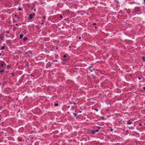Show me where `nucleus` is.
Masks as SVG:
<instances>
[{"instance_id": "a878e982", "label": "nucleus", "mask_w": 145, "mask_h": 145, "mask_svg": "<svg viewBox=\"0 0 145 145\" xmlns=\"http://www.w3.org/2000/svg\"><path fill=\"white\" fill-rule=\"evenodd\" d=\"M93 24H95V23H93Z\"/></svg>"}, {"instance_id": "4be33fe9", "label": "nucleus", "mask_w": 145, "mask_h": 145, "mask_svg": "<svg viewBox=\"0 0 145 145\" xmlns=\"http://www.w3.org/2000/svg\"><path fill=\"white\" fill-rule=\"evenodd\" d=\"M19 10H21L20 8H19Z\"/></svg>"}, {"instance_id": "7ed1b4c3", "label": "nucleus", "mask_w": 145, "mask_h": 145, "mask_svg": "<svg viewBox=\"0 0 145 145\" xmlns=\"http://www.w3.org/2000/svg\"><path fill=\"white\" fill-rule=\"evenodd\" d=\"M4 69H2L0 70V73L4 71Z\"/></svg>"}, {"instance_id": "4468645a", "label": "nucleus", "mask_w": 145, "mask_h": 145, "mask_svg": "<svg viewBox=\"0 0 145 145\" xmlns=\"http://www.w3.org/2000/svg\"><path fill=\"white\" fill-rule=\"evenodd\" d=\"M2 64H3V65H4L5 64V63L4 61H3V62H2Z\"/></svg>"}, {"instance_id": "dca6fc26", "label": "nucleus", "mask_w": 145, "mask_h": 145, "mask_svg": "<svg viewBox=\"0 0 145 145\" xmlns=\"http://www.w3.org/2000/svg\"><path fill=\"white\" fill-rule=\"evenodd\" d=\"M66 57V55H64L63 56V57Z\"/></svg>"}, {"instance_id": "ddd939ff", "label": "nucleus", "mask_w": 145, "mask_h": 145, "mask_svg": "<svg viewBox=\"0 0 145 145\" xmlns=\"http://www.w3.org/2000/svg\"><path fill=\"white\" fill-rule=\"evenodd\" d=\"M143 60L144 61H145V59L144 57H143Z\"/></svg>"}, {"instance_id": "39448f33", "label": "nucleus", "mask_w": 145, "mask_h": 145, "mask_svg": "<svg viewBox=\"0 0 145 145\" xmlns=\"http://www.w3.org/2000/svg\"><path fill=\"white\" fill-rule=\"evenodd\" d=\"M5 47L4 46H2L1 48V50H3L4 49H5Z\"/></svg>"}, {"instance_id": "2eb2a0df", "label": "nucleus", "mask_w": 145, "mask_h": 145, "mask_svg": "<svg viewBox=\"0 0 145 145\" xmlns=\"http://www.w3.org/2000/svg\"><path fill=\"white\" fill-rule=\"evenodd\" d=\"M94 110L97 111H98V110L97 109H95Z\"/></svg>"}, {"instance_id": "f257e3e1", "label": "nucleus", "mask_w": 145, "mask_h": 145, "mask_svg": "<svg viewBox=\"0 0 145 145\" xmlns=\"http://www.w3.org/2000/svg\"><path fill=\"white\" fill-rule=\"evenodd\" d=\"M33 17V16L32 14H30L29 16V18L30 19H31Z\"/></svg>"}, {"instance_id": "9b49d317", "label": "nucleus", "mask_w": 145, "mask_h": 145, "mask_svg": "<svg viewBox=\"0 0 145 145\" xmlns=\"http://www.w3.org/2000/svg\"><path fill=\"white\" fill-rule=\"evenodd\" d=\"M0 65H0L1 67H2L4 65L3 64H0Z\"/></svg>"}, {"instance_id": "aec40b11", "label": "nucleus", "mask_w": 145, "mask_h": 145, "mask_svg": "<svg viewBox=\"0 0 145 145\" xmlns=\"http://www.w3.org/2000/svg\"><path fill=\"white\" fill-rule=\"evenodd\" d=\"M43 18L44 19H45V17L44 16L43 17Z\"/></svg>"}, {"instance_id": "1a4fd4ad", "label": "nucleus", "mask_w": 145, "mask_h": 145, "mask_svg": "<svg viewBox=\"0 0 145 145\" xmlns=\"http://www.w3.org/2000/svg\"><path fill=\"white\" fill-rule=\"evenodd\" d=\"M99 130V129H97V130H95V133L96 132H97Z\"/></svg>"}, {"instance_id": "412c9836", "label": "nucleus", "mask_w": 145, "mask_h": 145, "mask_svg": "<svg viewBox=\"0 0 145 145\" xmlns=\"http://www.w3.org/2000/svg\"><path fill=\"white\" fill-rule=\"evenodd\" d=\"M111 131H113V129H111Z\"/></svg>"}, {"instance_id": "423d86ee", "label": "nucleus", "mask_w": 145, "mask_h": 145, "mask_svg": "<svg viewBox=\"0 0 145 145\" xmlns=\"http://www.w3.org/2000/svg\"><path fill=\"white\" fill-rule=\"evenodd\" d=\"M23 39L24 40H25L27 39V37H24Z\"/></svg>"}, {"instance_id": "f8f14e48", "label": "nucleus", "mask_w": 145, "mask_h": 145, "mask_svg": "<svg viewBox=\"0 0 145 145\" xmlns=\"http://www.w3.org/2000/svg\"><path fill=\"white\" fill-rule=\"evenodd\" d=\"M55 105L56 106H57L58 105V104L57 103H56L55 104Z\"/></svg>"}, {"instance_id": "f03ea898", "label": "nucleus", "mask_w": 145, "mask_h": 145, "mask_svg": "<svg viewBox=\"0 0 145 145\" xmlns=\"http://www.w3.org/2000/svg\"><path fill=\"white\" fill-rule=\"evenodd\" d=\"M23 36L24 35L23 34H20V38H22L23 37Z\"/></svg>"}, {"instance_id": "20e7f679", "label": "nucleus", "mask_w": 145, "mask_h": 145, "mask_svg": "<svg viewBox=\"0 0 145 145\" xmlns=\"http://www.w3.org/2000/svg\"><path fill=\"white\" fill-rule=\"evenodd\" d=\"M95 130H91V132H92V134H94V133H95Z\"/></svg>"}, {"instance_id": "f3484780", "label": "nucleus", "mask_w": 145, "mask_h": 145, "mask_svg": "<svg viewBox=\"0 0 145 145\" xmlns=\"http://www.w3.org/2000/svg\"><path fill=\"white\" fill-rule=\"evenodd\" d=\"M54 61L55 62H57V60H55Z\"/></svg>"}, {"instance_id": "a211bd4d", "label": "nucleus", "mask_w": 145, "mask_h": 145, "mask_svg": "<svg viewBox=\"0 0 145 145\" xmlns=\"http://www.w3.org/2000/svg\"><path fill=\"white\" fill-rule=\"evenodd\" d=\"M60 17L61 18H62V16L61 15L60 16Z\"/></svg>"}, {"instance_id": "9d476101", "label": "nucleus", "mask_w": 145, "mask_h": 145, "mask_svg": "<svg viewBox=\"0 0 145 145\" xmlns=\"http://www.w3.org/2000/svg\"><path fill=\"white\" fill-rule=\"evenodd\" d=\"M69 10H66L65 11L66 13H68L69 12Z\"/></svg>"}, {"instance_id": "0eeeda50", "label": "nucleus", "mask_w": 145, "mask_h": 145, "mask_svg": "<svg viewBox=\"0 0 145 145\" xmlns=\"http://www.w3.org/2000/svg\"><path fill=\"white\" fill-rule=\"evenodd\" d=\"M127 123L128 124H129V125L131 124V123L129 121H128Z\"/></svg>"}, {"instance_id": "5701e85b", "label": "nucleus", "mask_w": 145, "mask_h": 145, "mask_svg": "<svg viewBox=\"0 0 145 145\" xmlns=\"http://www.w3.org/2000/svg\"><path fill=\"white\" fill-rule=\"evenodd\" d=\"M79 39H80V38H81V37H79Z\"/></svg>"}, {"instance_id": "6e6552de", "label": "nucleus", "mask_w": 145, "mask_h": 145, "mask_svg": "<svg viewBox=\"0 0 145 145\" xmlns=\"http://www.w3.org/2000/svg\"><path fill=\"white\" fill-rule=\"evenodd\" d=\"M73 114L74 115V116H77V115H76V113H74Z\"/></svg>"}, {"instance_id": "b1692460", "label": "nucleus", "mask_w": 145, "mask_h": 145, "mask_svg": "<svg viewBox=\"0 0 145 145\" xmlns=\"http://www.w3.org/2000/svg\"><path fill=\"white\" fill-rule=\"evenodd\" d=\"M74 105H75V103H74Z\"/></svg>"}, {"instance_id": "bb28decb", "label": "nucleus", "mask_w": 145, "mask_h": 145, "mask_svg": "<svg viewBox=\"0 0 145 145\" xmlns=\"http://www.w3.org/2000/svg\"><path fill=\"white\" fill-rule=\"evenodd\" d=\"M144 2H145V0H144Z\"/></svg>"}, {"instance_id": "393cba45", "label": "nucleus", "mask_w": 145, "mask_h": 145, "mask_svg": "<svg viewBox=\"0 0 145 145\" xmlns=\"http://www.w3.org/2000/svg\"><path fill=\"white\" fill-rule=\"evenodd\" d=\"M143 88L144 89H145V87H143Z\"/></svg>"}, {"instance_id": "6ab92c4d", "label": "nucleus", "mask_w": 145, "mask_h": 145, "mask_svg": "<svg viewBox=\"0 0 145 145\" xmlns=\"http://www.w3.org/2000/svg\"><path fill=\"white\" fill-rule=\"evenodd\" d=\"M102 119H103L104 118V117H102Z\"/></svg>"}]
</instances>
